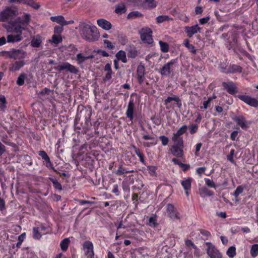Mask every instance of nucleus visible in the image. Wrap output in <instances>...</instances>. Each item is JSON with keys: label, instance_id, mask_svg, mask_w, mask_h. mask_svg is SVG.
I'll list each match as a JSON object with an SVG mask.
<instances>
[{"label": "nucleus", "instance_id": "obj_1", "mask_svg": "<svg viewBox=\"0 0 258 258\" xmlns=\"http://www.w3.org/2000/svg\"><path fill=\"white\" fill-rule=\"evenodd\" d=\"M80 34L84 39L89 41H96L100 36L95 26L86 23H82L80 25Z\"/></svg>", "mask_w": 258, "mask_h": 258}, {"label": "nucleus", "instance_id": "obj_2", "mask_svg": "<svg viewBox=\"0 0 258 258\" xmlns=\"http://www.w3.org/2000/svg\"><path fill=\"white\" fill-rule=\"evenodd\" d=\"M30 21V15L29 14H25L23 20L17 18L14 20V22H11L8 26L5 25L4 26L8 32H19L20 30H24Z\"/></svg>", "mask_w": 258, "mask_h": 258}, {"label": "nucleus", "instance_id": "obj_3", "mask_svg": "<svg viewBox=\"0 0 258 258\" xmlns=\"http://www.w3.org/2000/svg\"><path fill=\"white\" fill-rule=\"evenodd\" d=\"M177 66V59H171L170 61L163 65L160 69L159 73L162 76H168L174 71Z\"/></svg>", "mask_w": 258, "mask_h": 258}, {"label": "nucleus", "instance_id": "obj_4", "mask_svg": "<svg viewBox=\"0 0 258 258\" xmlns=\"http://www.w3.org/2000/svg\"><path fill=\"white\" fill-rule=\"evenodd\" d=\"M17 15L16 10L11 9L7 8L5 10L0 12V21L6 22L10 21L8 25L3 24L6 26H8L11 22H14L12 21L14 17Z\"/></svg>", "mask_w": 258, "mask_h": 258}, {"label": "nucleus", "instance_id": "obj_5", "mask_svg": "<svg viewBox=\"0 0 258 258\" xmlns=\"http://www.w3.org/2000/svg\"><path fill=\"white\" fill-rule=\"evenodd\" d=\"M152 31L150 28H143L140 31L141 38L143 41L148 44H151L153 42L152 37Z\"/></svg>", "mask_w": 258, "mask_h": 258}, {"label": "nucleus", "instance_id": "obj_6", "mask_svg": "<svg viewBox=\"0 0 258 258\" xmlns=\"http://www.w3.org/2000/svg\"><path fill=\"white\" fill-rule=\"evenodd\" d=\"M207 252L210 258H221L222 254L219 252L218 249L210 242H206Z\"/></svg>", "mask_w": 258, "mask_h": 258}, {"label": "nucleus", "instance_id": "obj_7", "mask_svg": "<svg viewBox=\"0 0 258 258\" xmlns=\"http://www.w3.org/2000/svg\"><path fill=\"white\" fill-rule=\"evenodd\" d=\"M167 212L168 216L172 220H179L180 214L177 209L171 204L167 205Z\"/></svg>", "mask_w": 258, "mask_h": 258}, {"label": "nucleus", "instance_id": "obj_8", "mask_svg": "<svg viewBox=\"0 0 258 258\" xmlns=\"http://www.w3.org/2000/svg\"><path fill=\"white\" fill-rule=\"evenodd\" d=\"M237 97L239 99L251 106L254 107H258V100L254 98H252L249 96L242 95H239Z\"/></svg>", "mask_w": 258, "mask_h": 258}, {"label": "nucleus", "instance_id": "obj_9", "mask_svg": "<svg viewBox=\"0 0 258 258\" xmlns=\"http://www.w3.org/2000/svg\"><path fill=\"white\" fill-rule=\"evenodd\" d=\"M222 86L224 90L231 95H235L238 92L237 88L234 83L232 81L223 82Z\"/></svg>", "mask_w": 258, "mask_h": 258}, {"label": "nucleus", "instance_id": "obj_10", "mask_svg": "<svg viewBox=\"0 0 258 258\" xmlns=\"http://www.w3.org/2000/svg\"><path fill=\"white\" fill-rule=\"evenodd\" d=\"M26 55V53L22 50L18 49L9 51V57L14 59L23 60Z\"/></svg>", "mask_w": 258, "mask_h": 258}, {"label": "nucleus", "instance_id": "obj_11", "mask_svg": "<svg viewBox=\"0 0 258 258\" xmlns=\"http://www.w3.org/2000/svg\"><path fill=\"white\" fill-rule=\"evenodd\" d=\"M83 250L88 258H94L93 245L91 242L85 241L83 244Z\"/></svg>", "mask_w": 258, "mask_h": 258}, {"label": "nucleus", "instance_id": "obj_12", "mask_svg": "<svg viewBox=\"0 0 258 258\" xmlns=\"http://www.w3.org/2000/svg\"><path fill=\"white\" fill-rule=\"evenodd\" d=\"M145 68L143 64L140 63L137 68V75L138 82L140 84H142L145 80Z\"/></svg>", "mask_w": 258, "mask_h": 258}, {"label": "nucleus", "instance_id": "obj_13", "mask_svg": "<svg viewBox=\"0 0 258 258\" xmlns=\"http://www.w3.org/2000/svg\"><path fill=\"white\" fill-rule=\"evenodd\" d=\"M56 69L59 71L67 70L71 73L74 74H76L78 72V70L76 69V68L68 62H65L63 64L59 65L56 68Z\"/></svg>", "mask_w": 258, "mask_h": 258}, {"label": "nucleus", "instance_id": "obj_14", "mask_svg": "<svg viewBox=\"0 0 258 258\" xmlns=\"http://www.w3.org/2000/svg\"><path fill=\"white\" fill-rule=\"evenodd\" d=\"M185 32L187 34L189 37H191L195 34L199 32H201V28L198 25H195L190 27H185Z\"/></svg>", "mask_w": 258, "mask_h": 258}, {"label": "nucleus", "instance_id": "obj_15", "mask_svg": "<svg viewBox=\"0 0 258 258\" xmlns=\"http://www.w3.org/2000/svg\"><path fill=\"white\" fill-rule=\"evenodd\" d=\"M22 31L20 30L19 32H15L16 35L10 34L7 36V42L8 43H14L20 41L23 37L21 36Z\"/></svg>", "mask_w": 258, "mask_h": 258}, {"label": "nucleus", "instance_id": "obj_16", "mask_svg": "<svg viewBox=\"0 0 258 258\" xmlns=\"http://www.w3.org/2000/svg\"><path fill=\"white\" fill-rule=\"evenodd\" d=\"M97 24L100 27L105 30H109L112 27L111 23L104 19H99L97 20Z\"/></svg>", "mask_w": 258, "mask_h": 258}, {"label": "nucleus", "instance_id": "obj_17", "mask_svg": "<svg viewBox=\"0 0 258 258\" xmlns=\"http://www.w3.org/2000/svg\"><path fill=\"white\" fill-rule=\"evenodd\" d=\"M233 119L242 128L246 129L248 127L247 121L243 116H235Z\"/></svg>", "mask_w": 258, "mask_h": 258}, {"label": "nucleus", "instance_id": "obj_18", "mask_svg": "<svg viewBox=\"0 0 258 258\" xmlns=\"http://www.w3.org/2000/svg\"><path fill=\"white\" fill-rule=\"evenodd\" d=\"M183 147H181L177 145H173L171 149L172 154L177 157H181L183 155Z\"/></svg>", "mask_w": 258, "mask_h": 258}, {"label": "nucleus", "instance_id": "obj_19", "mask_svg": "<svg viewBox=\"0 0 258 258\" xmlns=\"http://www.w3.org/2000/svg\"><path fill=\"white\" fill-rule=\"evenodd\" d=\"M242 68L240 66L236 64H230L228 67V71H225L226 74H233L242 72Z\"/></svg>", "mask_w": 258, "mask_h": 258}, {"label": "nucleus", "instance_id": "obj_20", "mask_svg": "<svg viewBox=\"0 0 258 258\" xmlns=\"http://www.w3.org/2000/svg\"><path fill=\"white\" fill-rule=\"evenodd\" d=\"M134 110V103L133 102V100H130L127 109L126 110V114L127 117L130 118V119L132 121L134 118L133 113Z\"/></svg>", "mask_w": 258, "mask_h": 258}, {"label": "nucleus", "instance_id": "obj_21", "mask_svg": "<svg viewBox=\"0 0 258 258\" xmlns=\"http://www.w3.org/2000/svg\"><path fill=\"white\" fill-rule=\"evenodd\" d=\"M25 63L24 60L16 61L11 65V67L10 68V70L12 72L19 71L24 66Z\"/></svg>", "mask_w": 258, "mask_h": 258}, {"label": "nucleus", "instance_id": "obj_22", "mask_svg": "<svg viewBox=\"0 0 258 258\" xmlns=\"http://www.w3.org/2000/svg\"><path fill=\"white\" fill-rule=\"evenodd\" d=\"M199 192L200 195L202 198L206 197H211L214 195V192L209 190L206 187L203 186L199 189Z\"/></svg>", "mask_w": 258, "mask_h": 258}, {"label": "nucleus", "instance_id": "obj_23", "mask_svg": "<svg viewBox=\"0 0 258 258\" xmlns=\"http://www.w3.org/2000/svg\"><path fill=\"white\" fill-rule=\"evenodd\" d=\"M172 101H174L177 103V106L179 108L181 107V101L179 98L176 95H173L172 97H168L167 99H166L164 101L165 104L167 105L168 103L171 102Z\"/></svg>", "mask_w": 258, "mask_h": 258}, {"label": "nucleus", "instance_id": "obj_24", "mask_svg": "<svg viewBox=\"0 0 258 258\" xmlns=\"http://www.w3.org/2000/svg\"><path fill=\"white\" fill-rule=\"evenodd\" d=\"M181 184L185 190L186 195L188 196L189 194V191L191 188V179L190 178H188L184 180H182L181 182Z\"/></svg>", "mask_w": 258, "mask_h": 258}, {"label": "nucleus", "instance_id": "obj_25", "mask_svg": "<svg viewBox=\"0 0 258 258\" xmlns=\"http://www.w3.org/2000/svg\"><path fill=\"white\" fill-rule=\"evenodd\" d=\"M126 11V8L123 3H120L116 6L115 12L118 14L121 15L125 13Z\"/></svg>", "mask_w": 258, "mask_h": 258}, {"label": "nucleus", "instance_id": "obj_26", "mask_svg": "<svg viewBox=\"0 0 258 258\" xmlns=\"http://www.w3.org/2000/svg\"><path fill=\"white\" fill-rule=\"evenodd\" d=\"M172 140L174 142L173 145H177L181 147H183V141L182 137L173 135Z\"/></svg>", "mask_w": 258, "mask_h": 258}, {"label": "nucleus", "instance_id": "obj_27", "mask_svg": "<svg viewBox=\"0 0 258 258\" xmlns=\"http://www.w3.org/2000/svg\"><path fill=\"white\" fill-rule=\"evenodd\" d=\"M92 55H84L82 53H78L76 56V59L79 63H83L85 60L92 58Z\"/></svg>", "mask_w": 258, "mask_h": 258}, {"label": "nucleus", "instance_id": "obj_28", "mask_svg": "<svg viewBox=\"0 0 258 258\" xmlns=\"http://www.w3.org/2000/svg\"><path fill=\"white\" fill-rule=\"evenodd\" d=\"M116 57L117 60H120L123 62H126L127 61L126 53H125V51H122V50L119 51L116 54Z\"/></svg>", "mask_w": 258, "mask_h": 258}, {"label": "nucleus", "instance_id": "obj_29", "mask_svg": "<svg viewBox=\"0 0 258 258\" xmlns=\"http://www.w3.org/2000/svg\"><path fill=\"white\" fill-rule=\"evenodd\" d=\"M50 20L53 22H55L63 26L64 18L62 16H53L50 17Z\"/></svg>", "mask_w": 258, "mask_h": 258}, {"label": "nucleus", "instance_id": "obj_30", "mask_svg": "<svg viewBox=\"0 0 258 258\" xmlns=\"http://www.w3.org/2000/svg\"><path fill=\"white\" fill-rule=\"evenodd\" d=\"M127 56L131 58H135L138 54V51L134 47H130L127 50Z\"/></svg>", "mask_w": 258, "mask_h": 258}, {"label": "nucleus", "instance_id": "obj_31", "mask_svg": "<svg viewBox=\"0 0 258 258\" xmlns=\"http://www.w3.org/2000/svg\"><path fill=\"white\" fill-rule=\"evenodd\" d=\"M144 6L148 9H153L156 7V3L154 0H145Z\"/></svg>", "mask_w": 258, "mask_h": 258}, {"label": "nucleus", "instance_id": "obj_32", "mask_svg": "<svg viewBox=\"0 0 258 258\" xmlns=\"http://www.w3.org/2000/svg\"><path fill=\"white\" fill-rule=\"evenodd\" d=\"M132 147L134 149L135 152L137 156L140 158V161L144 163L145 162L144 155L141 153L139 149L137 148L135 146L132 145Z\"/></svg>", "mask_w": 258, "mask_h": 258}, {"label": "nucleus", "instance_id": "obj_33", "mask_svg": "<svg viewBox=\"0 0 258 258\" xmlns=\"http://www.w3.org/2000/svg\"><path fill=\"white\" fill-rule=\"evenodd\" d=\"M70 242L69 238H65L61 241L60 246L62 250L66 251L68 249Z\"/></svg>", "mask_w": 258, "mask_h": 258}, {"label": "nucleus", "instance_id": "obj_34", "mask_svg": "<svg viewBox=\"0 0 258 258\" xmlns=\"http://www.w3.org/2000/svg\"><path fill=\"white\" fill-rule=\"evenodd\" d=\"M250 252L253 257H255L258 255V244H255L251 246Z\"/></svg>", "mask_w": 258, "mask_h": 258}, {"label": "nucleus", "instance_id": "obj_35", "mask_svg": "<svg viewBox=\"0 0 258 258\" xmlns=\"http://www.w3.org/2000/svg\"><path fill=\"white\" fill-rule=\"evenodd\" d=\"M187 129V126L186 125H182L178 129L176 133L173 134V135L181 137V136L186 132Z\"/></svg>", "mask_w": 258, "mask_h": 258}, {"label": "nucleus", "instance_id": "obj_36", "mask_svg": "<svg viewBox=\"0 0 258 258\" xmlns=\"http://www.w3.org/2000/svg\"><path fill=\"white\" fill-rule=\"evenodd\" d=\"M143 15L138 11H134L130 13L127 17L128 19H134L138 17H141Z\"/></svg>", "mask_w": 258, "mask_h": 258}, {"label": "nucleus", "instance_id": "obj_37", "mask_svg": "<svg viewBox=\"0 0 258 258\" xmlns=\"http://www.w3.org/2000/svg\"><path fill=\"white\" fill-rule=\"evenodd\" d=\"M227 254L230 258H233L236 255V248L233 246H230L226 252Z\"/></svg>", "mask_w": 258, "mask_h": 258}, {"label": "nucleus", "instance_id": "obj_38", "mask_svg": "<svg viewBox=\"0 0 258 258\" xmlns=\"http://www.w3.org/2000/svg\"><path fill=\"white\" fill-rule=\"evenodd\" d=\"M156 221V216H151L149 218L147 224L150 226L156 227L158 225Z\"/></svg>", "mask_w": 258, "mask_h": 258}, {"label": "nucleus", "instance_id": "obj_39", "mask_svg": "<svg viewBox=\"0 0 258 258\" xmlns=\"http://www.w3.org/2000/svg\"><path fill=\"white\" fill-rule=\"evenodd\" d=\"M41 43V40L40 37H34L31 41V45L35 47H38L39 46Z\"/></svg>", "mask_w": 258, "mask_h": 258}, {"label": "nucleus", "instance_id": "obj_40", "mask_svg": "<svg viewBox=\"0 0 258 258\" xmlns=\"http://www.w3.org/2000/svg\"><path fill=\"white\" fill-rule=\"evenodd\" d=\"M6 98L4 96H0V111H4L6 108Z\"/></svg>", "mask_w": 258, "mask_h": 258}, {"label": "nucleus", "instance_id": "obj_41", "mask_svg": "<svg viewBox=\"0 0 258 258\" xmlns=\"http://www.w3.org/2000/svg\"><path fill=\"white\" fill-rule=\"evenodd\" d=\"M159 44L162 52H167L168 51L169 45L167 43L160 41H159Z\"/></svg>", "mask_w": 258, "mask_h": 258}, {"label": "nucleus", "instance_id": "obj_42", "mask_svg": "<svg viewBox=\"0 0 258 258\" xmlns=\"http://www.w3.org/2000/svg\"><path fill=\"white\" fill-rule=\"evenodd\" d=\"M33 237L35 239H39L41 237V234L40 232L39 228L38 227H34L33 229Z\"/></svg>", "mask_w": 258, "mask_h": 258}, {"label": "nucleus", "instance_id": "obj_43", "mask_svg": "<svg viewBox=\"0 0 258 258\" xmlns=\"http://www.w3.org/2000/svg\"><path fill=\"white\" fill-rule=\"evenodd\" d=\"M134 170H126V169L120 166L119 169L116 171V174L117 175H122L126 173H132L133 172Z\"/></svg>", "mask_w": 258, "mask_h": 258}, {"label": "nucleus", "instance_id": "obj_44", "mask_svg": "<svg viewBox=\"0 0 258 258\" xmlns=\"http://www.w3.org/2000/svg\"><path fill=\"white\" fill-rule=\"evenodd\" d=\"M62 41L60 35L54 34L52 36V41L55 44H57Z\"/></svg>", "mask_w": 258, "mask_h": 258}, {"label": "nucleus", "instance_id": "obj_45", "mask_svg": "<svg viewBox=\"0 0 258 258\" xmlns=\"http://www.w3.org/2000/svg\"><path fill=\"white\" fill-rule=\"evenodd\" d=\"M26 78V75L25 74H21L17 79V83L18 85L21 86L24 84L25 79Z\"/></svg>", "mask_w": 258, "mask_h": 258}, {"label": "nucleus", "instance_id": "obj_46", "mask_svg": "<svg viewBox=\"0 0 258 258\" xmlns=\"http://www.w3.org/2000/svg\"><path fill=\"white\" fill-rule=\"evenodd\" d=\"M184 45L190 52L192 53H196V50L195 48V46L193 45L189 44L188 40H185Z\"/></svg>", "mask_w": 258, "mask_h": 258}, {"label": "nucleus", "instance_id": "obj_47", "mask_svg": "<svg viewBox=\"0 0 258 258\" xmlns=\"http://www.w3.org/2000/svg\"><path fill=\"white\" fill-rule=\"evenodd\" d=\"M169 18L168 16H159L156 18V21L158 23H162L166 20H168Z\"/></svg>", "mask_w": 258, "mask_h": 258}, {"label": "nucleus", "instance_id": "obj_48", "mask_svg": "<svg viewBox=\"0 0 258 258\" xmlns=\"http://www.w3.org/2000/svg\"><path fill=\"white\" fill-rule=\"evenodd\" d=\"M243 191V187L241 185L238 186L236 190H235L233 196L235 197V198H237L238 196L241 194Z\"/></svg>", "mask_w": 258, "mask_h": 258}, {"label": "nucleus", "instance_id": "obj_49", "mask_svg": "<svg viewBox=\"0 0 258 258\" xmlns=\"http://www.w3.org/2000/svg\"><path fill=\"white\" fill-rule=\"evenodd\" d=\"M206 184L210 187H213L216 188V186L215 182L209 178H205Z\"/></svg>", "mask_w": 258, "mask_h": 258}, {"label": "nucleus", "instance_id": "obj_50", "mask_svg": "<svg viewBox=\"0 0 258 258\" xmlns=\"http://www.w3.org/2000/svg\"><path fill=\"white\" fill-rule=\"evenodd\" d=\"M198 126L197 124H192L189 126V132L191 134H194L197 132Z\"/></svg>", "mask_w": 258, "mask_h": 258}, {"label": "nucleus", "instance_id": "obj_51", "mask_svg": "<svg viewBox=\"0 0 258 258\" xmlns=\"http://www.w3.org/2000/svg\"><path fill=\"white\" fill-rule=\"evenodd\" d=\"M26 234L25 233H22L18 237V240L19 241L17 243V246L19 247L22 242L24 241V239L25 238Z\"/></svg>", "mask_w": 258, "mask_h": 258}, {"label": "nucleus", "instance_id": "obj_52", "mask_svg": "<svg viewBox=\"0 0 258 258\" xmlns=\"http://www.w3.org/2000/svg\"><path fill=\"white\" fill-rule=\"evenodd\" d=\"M39 155L46 162L49 161V158L44 151H39Z\"/></svg>", "mask_w": 258, "mask_h": 258}, {"label": "nucleus", "instance_id": "obj_53", "mask_svg": "<svg viewBox=\"0 0 258 258\" xmlns=\"http://www.w3.org/2000/svg\"><path fill=\"white\" fill-rule=\"evenodd\" d=\"M234 153L235 150L234 149H231L230 154L227 156V160L231 162V163L234 162V161L233 160V155Z\"/></svg>", "mask_w": 258, "mask_h": 258}, {"label": "nucleus", "instance_id": "obj_54", "mask_svg": "<svg viewBox=\"0 0 258 258\" xmlns=\"http://www.w3.org/2000/svg\"><path fill=\"white\" fill-rule=\"evenodd\" d=\"M159 139L162 142V144L163 146H166L168 144L169 142V139L167 137L164 136H161L159 137Z\"/></svg>", "mask_w": 258, "mask_h": 258}, {"label": "nucleus", "instance_id": "obj_55", "mask_svg": "<svg viewBox=\"0 0 258 258\" xmlns=\"http://www.w3.org/2000/svg\"><path fill=\"white\" fill-rule=\"evenodd\" d=\"M52 183H53V185L55 188H56V189H58L59 190H61V189H62L61 185L60 183L59 182H58L57 180H54L52 181Z\"/></svg>", "mask_w": 258, "mask_h": 258}, {"label": "nucleus", "instance_id": "obj_56", "mask_svg": "<svg viewBox=\"0 0 258 258\" xmlns=\"http://www.w3.org/2000/svg\"><path fill=\"white\" fill-rule=\"evenodd\" d=\"M185 244L187 246H192L193 248L196 249H197V247L196 245L194 244V243L191 241V240L187 239L185 240Z\"/></svg>", "mask_w": 258, "mask_h": 258}, {"label": "nucleus", "instance_id": "obj_57", "mask_svg": "<svg viewBox=\"0 0 258 258\" xmlns=\"http://www.w3.org/2000/svg\"><path fill=\"white\" fill-rule=\"evenodd\" d=\"M210 17L209 16L201 18L199 20V22L201 24L204 25L207 23L210 20Z\"/></svg>", "mask_w": 258, "mask_h": 258}, {"label": "nucleus", "instance_id": "obj_58", "mask_svg": "<svg viewBox=\"0 0 258 258\" xmlns=\"http://www.w3.org/2000/svg\"><path fill=\"white\" fill-rule=\"evenodd\" d=\"M62 31V27L56 26V27H55L54 30V34L60 35Z\"/></svg>", "mask_w": 258, "mask_h": 258}, {"label": "nucleus", "instance_id": "obj_59", "mask_svg": "<svg viewBox=\"0 0 258 258\" xmlns=\"http://www.w3.org/2000/svg\"><path fill=\"white\" fill-rule=\"evenodd\" d=\"M211 101L212 98H208L207 101H204L203 103V108L205 109H207Z\"/></svg>", "mask_w": 258, "mask_h": 258}, {"label": "nucleus", "instance_id": "obj_60", "mask_svg": "<svg viewBox=\"0 0 258 258\" xmlns=\"http://www.w3.org/2000/svg\"><path fill=\"white\" fill-rule=\"evenodd\" d=\"M238 132L237 131H233L230 135V138L232 141H235L236 138L237 136Z\"/></svg>", "mask_w": 258, "mask_h": 258}, {"label": "nucleus", "instance_id": "obj_61", "mask_svg": "<svg viewBox=\"0 0 258 258\" xmlns=\"http://www.w3.org/2000/svg\"><path fill=\"white\" fill-rule=\"evenodd\" d=\"M28 4L35 9H38L40 7L39 5L33 2H30Z\"/></svg>", "mask_w": 258, "mask_h": 258}, {"label": "nucleus", "instance_id": "obj_62", "mask_svg": "<svg viewBox=\"0 0 258 258\" xmlns=\"http://www.w3.org/2000/svg\"><path fill=\"white\" fill-rule=\"evenodd\" d=\"M103 42H104V44L106 45L107 47L110 48V49L113 48V45L112 44V43L110 41H109L107 40H104Z\"/></svg>", "mask_w": 258, "mask_h": 258}, {"label": "nucleus", "instance_id": "obj_63", "mask_svg": "<svg viewBox=\"0 0 258 258\" xmlns=\"http://www.w3.org/2000/svg\"><path fill=\"white\" fill-rule=\"evenodd\" d=\"M111 78V72H108L103 78L104 81L106 82L109 80Z\"/></svg>", "mask_w": 258, "mask_h": 258}, {"label": "nucleus", "instance_id": "obj_64", "mask_svg": "<svg viewBox=\"0 0 258 258\" xmlns=\"http://www.w3.org/2000/svg\"><path fill=\"white\" fill-rule=\"evenodd\" d=\"M203 8L201 7H197L195 8V13H196V14H197V15L202 14V13L203 12Z\"/></svg>", "mask_w": 258, "mask_h": 258}]
</instances>
